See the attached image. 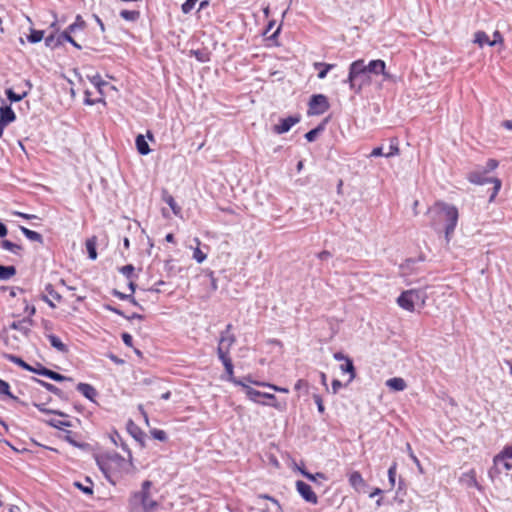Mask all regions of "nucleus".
<instances>
[{
    "label": "nucleus",
    "instance_id": "37998d69",
    "mask_svg": "<svg viewBox=\"0 0 512 512\" xmlns=\"http://www.w3.org/2000/svg\"><path fill=\"white\" fill-rule=\"evenodd\" d=\"M399 153H400V149H399V146H398V141H397L396 138H393L390 141L389 152H387L385 154V157L389 158V157H392V156H396Z\"/></svg>",
    "mask_w": 512,
    "mask_h": 512
},
{
    "label": "nucleus",
    "instance_id": "b1692460",
    "mask_svg": "<svg viewBox=\"0 0 512 512\" xmlns=\"http://www.w3.org/2000/svg\"><path fill=\"white\" fill-rule=\"evenodd\" d=\"M19 229L24 234V236L27 239H29L30 241L38 242L40 244H43L44 239H43V236L40 233H38L36 231H33V230H30V229L26 228L25 226H19Z\"/></svg>",
    "mask_w": 512,
    "mask_h": 512
},
{
    "label": "nucleus",
    "instance_id": "6e6552de",
    "mask_svg": "<svg viewBox=\"0 0 512 512\" xmlns=\"http://www.w3.org/2000/svg\"><path fill=\"white\" fill-rule=\"evenodd\" d=\"M420 300V293L416 290H407L400 294L397 298L398 305L410 312L415 309V303Z\"/></svg>",
    "mask_w": 512,
    "mask_h": 512
},
{
    "label": "nucleus",
    "instance_id": "aec40b11",
    "mask_svg": "<svg viewBox=\"0 0 512 512\" xmlns=\"http://www.w3.org/2000/svg\"><path fill=\"white\" fill-rule=\"evenodd\" d=\"M510 459H512V445L504 447V449L494 457L493 462L496 472L500 473V470L497 469V466L500 464L501 461Z\"/></svg>",
    "mask_w": 512,
    "mask_h": 512
},
{
    "label": "nucleus",
    "instance_id": "603ef678",
    "mask_svg": "<svg viewBox=\"0 0 512 512\" xmlns=\"http://www.w3.org/2000/svg\"><path fill=\"white\" fill-rule=\"evenodd\" d=\"M198 0H186L182 6L181 10L184 14H189L195 7Z\"/></svg>",
    "mask_w": 512,
    "mask_h": 512
},
{
    "label": "nucleus",
    "instance_id": "4be33fe9",
    "mask_svg": "<svg viewBox=\"0 0 512 512\" xmlns=\"http://www.w3.org/2000/svg\"><path fill=\"white\" fill-rule=\"evenodd\" d=\"M335 66V64H328L324 62H315L313 64L314 69L318 71L317 77L319 79L326 78L328 72L332 70Z\"/></svg>",
    "mask_w": 512,
    "mask_h": 512
},
{
    "label": "nucleus",
    "instance_id": "bb28decb",
    "mask_svg": "<svg viewBox=\"0 0 512 512\" xmlns=\"http://www.w3.org/2000/svg\"><path fill=\"white\" fill-rule=\"evenodd\" d=\"M17 273L16 267L13 265H0V280H9Z\"/></svg>",
    "mask_w": 512,
    "mask_h": 512
},
{
    "label": "nucleus",
    "instance_id": "79ce46f5",
    "mask_svg": "<svg viewBox=\"0 0 512 512\" xmlns=\"http://www.w3.org/2000/svg\"><path fill=\"white\" fill-rule=\"evenodd\" d=\"M34 406L38 408L39 411L43 412V413H46V414H54V415H58V416H61V417H67V414H65L64 412L62 411H59V410H53V409H47L45 407V404H37V403H34Z\"/></svg>",
    "mask_w": 512,
    "mask_h": 512
},
{
    "label": "nucleus",
    "instance_id": "680f3d73",
    "mask_svg": "<svg viewBox=\"0 0 512 512\" xmlns=\"http://www.w3.org/2000/svg\"><path fill=\"white\" fill-rule=\"evenodd\" d=\"M308 388H309V383L306 380H304V379H299L295 383V386H294L295 390L304 389L306 393L308 392Z\"/></svg>",
    "mask_w": 512,
    "mask_h": 512
},
{
    "label": "nucleus",
    "instance_id": "cd10ccee",
    "mask_svg": "<svg viewBox=\"0 0 512 512\" xmlns=\"http://www.w3.org/2000/svg\"><path fill=\"white\" fill-rule=\"evenodd\" d=\"M162 199L167 205H169L175 215H178L181 212V208L177 205L174 197L167 191L163 192Z\"/></svg>",
    "mask_w": 512,
    "mask_h": 512
},
{
    "label": "nucleus",
    "instance_id": "5701e85b",
    "mask_svg": "<svg viewBox=\"0 0 512 512\" xmlns=\"http://www.w3.org/2000/svg\"><path fill=\"white\" fill-rule=\"evenodd\" d=\"M340 370L342 373L349 374V382H351L356 377V369L353 364V360L349 357L344 361V364L340 365Z\"/></svg>",
    "mask_w": 512,
    "mask_h": 512
},
{
    "label": "nucleus",
    "instance_id": "ea45409f",
    "mask_svg": "<svg viewBox=\"0 0 512 512\" xmlns=\"http://www.w3.org/2000/svg\"><path fill=\"white\" fill-rule=\"evenodd\" d=\"M44 38V31L31 29L30 34L27 36V39L30 43H38Z\"/></svg>",
    "mask_w": 512,
    "mask_h": 512
},
{
    "label": "nucleus",
    "instance_id": "a18cd8bd",
    "mask_svg": "<svg viewBox=\"0 0 512 512\" xmlns=\"http://www.w3.org/2000/svg\"><path fill=\"white\" fill-rule=\"evenodd\" d=\"M0 393L5 394L9 398L18 401V398L10 392V386L8 382L0 379Z\"/></svg>",
    "mask_w": 512,
    "mask_h": 512
},
{
    "label": "nucleus",
    "instance_id": "de8ad7c7",
    "mask_svg": "<svg viewBox=\"0 0 512 512\" xmlns=\"http://www.w3.org/2000/svg\"><path fill=\"white\" fill-rule=\"evenodd\" d=\"M45 291L55 301L60 302L62 300V296L54 289V286L52 284H50V283L46 284Z\"/></svg>",
    "mask_w": 512,
    "mask_h": 512
},
{
    "label": "nucleus",
    "instance_id": "f03ea898",
    "mask_svg": "<svg viewBox=\"0 0 512 512\" xmlns=\"http://www.w3.org/2000/svg\"><path fill=\"white\" fill-rule=\"evenodd\" d=\"M151 487L152 482L145 480L142 482L141 490L131 494L129 498L131 512H155L159 508V503L150 497Z\"/></svg>",
    "mask_w": 512,
    "mask_h": 512
},
{
    "label": "nucleus",
    "instance_id": "423d86ee",
    "mask_svg": "<svg viewBox=\"0 0 512 512\" xmlns=\"http://www.w3.org/2000/svg\"><path fill=\"white\" fill-rule=\"evenodd\" d=\"M467 179L469 180V182H471L473 184H477V185H484L486 183L493 184L492 192L489 196V202H492L495 199V197L498 194V192L501 188V185H502L500 179L488 177L487 173L484 171L470 172L467 176Z\"/></svg>",
    "mask_w": 512,
    "mask_h": 512
},
{
    "label": "nucleus",
    "instance_id": "a19ab883",
    "mask_svg": "<svg viewBox=\"0 0 512 512\" xmlns=\"http://www.w3.org/2000/svg\"><path fill=\"white\" fill-rule=\"evenodd\" d=\"M324 130V126L322 124L317 127L311 129L305 134V138L308 142H313L316 140L317 136Z\"/></svg>",
    "mask_w": 512,
    "mask_h": 512
},
{
    "label": "nucleus",
    "instance_id": "c756f323",
    "mask_svg": "<svg viewBox=\"0 0 512 512\" xmlns=\"http://www.w3.org/2000/svg\"><path fill=\"white\" fill-rule=\"evenodd\" d=\"M387 386L395 391H403L406 388V382L400 377H394L386 382Z\"/></svg>",
    "mask_w": 512,
    "mask_h": 512
},
{
    "label": "nucleus",
    "instance_id": "a878e982",
    "mask_svg": "<svg viewBox=\"0 0 512 512\" xmlns=\"http://www.w3.org/2000/svg\"><path fill=\"white\" fill-rule=\"evenodd\" d=\"M33 380L35 382H37L38 384H40L41 386H43L49 392L57 395L59 398H61V399L65 398L64 397V392L61 389H59L57 386H55V385H53L51 383L45 382L43 380H40L38 378H33Z\"/></svg>",
    "mask_w": 512,
    "mask_h": 512
},
{
    "label": "nucleus",
    "instance_id": "69168bd1",
    "mask_svg": "<svg viewBox=\"0 0 512 512\" xmlns=\"http://www.w3.org/2000/svg\"><path fill=\"white\" fill-rule=\"evenodd\" d=\"M111 294H112L113 296L117 297V298H118V299H120V300H126V301H127V300L130 298V294L122 293V292H120V291H119V290H117V289H113V290L111 291Z\"/></svg>",
    "mask_w": 512,
    "mask_h": 512
},
{
    "label": "nucleus",
    "instance_id": "09e8293b",
    "mask_svg": "<svg viewBox=\"0 0 512 512\" xmlns=\"http://www.w3.org/2000/svg\"><path fill=\"white\" fill-rule=\"evenodd\" d=\"M47 424L56 429H62V427H71L72 426L70 421H61V420H56V419L48 420Z\"/></svg>",
    "mask_w": 512,
    "mask_h": 512
},
{
    "label": "nucleus",
    "instance_id": "20e7f679",
    "mask_svg": "<svg viewBox=\"0 0 512 512\" xmlns=\"http://www.w3.org/2000/svg\"><path fill=\"white\" fill-rule=\"evenodd\" d=\"M6 358L18 365L19 367L23 368L24 370H27V371H30V372H33L35 374H38V375H41V376H45L51 380H54L56 382H63V381H72L73 379L70 378V377H67V376H64L58 372H55L53 370H50L46 367H44L43 365L41 364H37V367H33L31 366L30 364L26 363L22 358L16 356V355H13V354H7L6 355Z\"/></svg>",
    "mask_w": 512,
    "mask_h": 512
},
{
    "label": "nucleus",
    "instance_id": "6ab92c4d",
    "mask_svg": "<svg viewBox=\"0 0 512 512\" xmlns=\"http://www.w3.org/2000/svg\"><path fill=\"white\" fill-rule=\"evenodd\" d=\"M241 387L245 390L246 396L251 401L258 403V404H262V405L265 404L264 401L260 400V398L264 397V392L258 391L256 389L248 386L245 382L243 383V385Z\"/></svg>",
    "mask_w": 512,
    "mask_h": 512
},
{
    "label": "nucleus",
    "instance_id": "864d4df0",
    "mask_svg": "<svg viewBox=\"0 0 512 512\" xmlns=\"http://www.w3.org/2000/svg\"><path fill=\"white\" fill-rule=\"evenodd\" d=\"M206 258V253H204L199 247L194 249L193 259H195L197 263H202Z\"/></svg>",
    "mask_w": 512,
    "mask_h": 512
},
{
    "label": "nucleus",
    "instance_id": "f8f14e48",
    "mask_svg": "<svg viewBox=\"0 0 512 512\" xmlns=\"http://www.w3.org/2000/svg\"><path fill=\"white\" fill-rule=\"evenodd\" d=\"M236 342V336L219 337L217 355L220 358V353L223 352L226 357H230V348Z\"/></svg>",
    "mask_w": 512,
    "mask_h": 512
},
{
    "label": "nucleus",
    "instance_id": "3c124183",
    "mask_svg": "<svg viewBox=\"0 0 512 512\" xmlns=\"http://www.w3.org/2000/svg\"><path fill=\"white\" fill-rule=\"evenodd\" d=\"M152 437L161 442H165L168 439L167 433L164 430L153 429L150 431Z\"/></svg>",
    "mask_w": 512,
    "mask_h": 512
},
{
    "label": "nucleus",
    "instance_id": "49530a36",
    "mask_svg": "<svg viewBox=\"0 0 512 512\" xmlns=\"http://www.w3.org/2000/svg\"><path fill=\"white\" fill-rule=\"evenodd\" d=\"M254 384L256 386L269 387L270 389H272V390H274L276 392H281V393H288L289 392L288 388L280 387V386H277L275 384H270V383H265V382H254Z\"/></svg>",
    "mask_w": 512,
    "mask_h": 512
},
{
    "label": "nucleus",
    "instance_id": "ddd939ff",
    "mask_svg": "<svg viewBox=\"0 0 512 512\" xmlns=\"http://www.w3.org/2000/svg\"><path fill=\"white\" fill-rule=\"evenodd\" d=\"M33 323H34V321L32 318L25 317L22 320L13 321L10 324V328L13 330L20 331L23 335H25L27 337L31 332V326L33 325Z\"/></svg>",
    "mask_w": 512,
    "mask_h": 512
},
{
    "label": "nucleus",
    "instance_id": "72a5a7b5",
    "mask_svg": "<svg viewBox=\"0 0 512 512\" xmlns=\"http://www.w3.org/2000/svg\"><path fill=\"white\" fill-rule=\"evenodd\" d=\"M120 16L126 21L136 22L140 18V12L138 10H122Z\"/></svg>",
    "mask_w": 512,
    "mask_h": 512
},
{
    "label": "nucleus",
    "instance_id": "052dcab7",
    "mask_svg": "<svg viewBox=\"0 0 512 512\" xmlns=\"http://www.w3.org/2000/svg\"><path fill=\"white\" fill-rule=\"evenodd\" d=\"M498 161L495 160V159H489L487 162H486V166H485V169L483 170L484 172L488 173L494 169H496L498 167Z\"/></svg>",
    "mask_w": 512,
    "mask_h": 512
},
{
    "label": "nucleus",
    "instance_id": "7c9ffc66",
    "mask_svg": "<svg viewBox=\"0 0 512 512\" xmlns=\"http://www.w3.org/2000/svg\"><path fill=\"white\" fill-rule=\"evenodd\" d=\"M300 471L304 477H306L308 480H310L316 484H320L321 481L327 480V477L323 473L318 472V473L312 474L305 469H301Z\"/></svg>",
    "mask_w": 512,
    "mask_h": 512
},
{
    "label": "nucleus",
    "instance_id": "9b49d317",
    "mask_svg": "<svg viewBox=\"0 0 512 512\" xmlns=\"http://www.w3.org/2000/svg\"><path fill=\"white\" fill-rule=\"evenodd\" d=\"M219 360L222 362L225 368V372L228 375V380L235 385L242 386L244 382L234 376V366L231 357H226L225 354L221 352Z\"/></svg>",
    "mask_w": 512,
    "mask_h": 512
},
{
    "label": "nucleus",
    "instance_id": "6e6d98bb",
    "mask_svg": "<svg viewBox=\"0 0 512 512\" xmlns=\"http://www.w3.org/2000/svg\"><path fill=\"white\" fill-rule=\"evenodd\" d=\"M71 33L67 28L62 33L58 35V39L60 40V45L63 44V42H73V37L71 36Z\"/></svg>",
    "mask_w": 512,
    "mask_h": 512
},
{
    "label": "nucleus",
    "instance_id": "473e14b6",
    "mask_svg": "<svg viewBox=\"0 0 512 512\" xmlns=\"http://www.w3.org/2000/svg\"><path fill=\"white\" fill-rule=\"evenodd\" d=\"M474 42L477 43L480 47H483L484 45L491 46V40L484 31H477L475 33Z\"/></svg>",
    "mask_w": 512,
    "mask_h": 512
},
{
    "label": "nucleus",
    "instance_id": "dca6fc26",
    "mask_svg": "<svg viewBox=\"0 0 512 512\" xmlns=\"http://www.w3.org/2000/svg\"><path fill=\"white\" fill-rule=\"evenodd\" d=\"M78 392H80L88 400L95 402V398L98 395L97 390L88 383H78L76 386Z\"/></svg>",
    "mask_w": 512,
    "mask_h": 512
},
{
    "label": "nucleus",
    "instance_id": "a211bd4d",
    "mask_svg": "<svg viewBox=\"0 0 512 512\" xmlns=\"http://www.w3.org/2000/svg\"><path fill=\"white\" fill-rule=\"evenodd\" d=\"M16 119V114L10 105L4 104L0 107V122L9 125Z\"/></svg>",
    "mask_w": 512,
    "mask_h": 512
},
{
    "label": "nucleus",
    "instance_id": "13d9d810",
    "mask_svg": "<svg viewBox=\"0 0 512 512\" xmlns=\"http://www.w3.org/2000/svg\"><path fill=\"white\" fill-rule=\"evenodd\" d=\"M91 83L98 88V90L101 92V86L106 85L107 83L101 79V76L99 74H96L91 79Z\"/></svg>",
    "mask_w": 512,
    "mask_h": 512
},
{
    "label": "nucleus",
    "instance_id": "8fccbe9b",
    "mask_svg": "<svg viewBox=\"0 0 512 512\" xmlns=\"http://www.w3.org/2000/svg\"><path fill=\"white\" fill-rule=\"evenodd\" d=\"M396 470H397V463L394 462L388 469V479L390 487L393 488L395 486L396 481Z\"/></svg>",
    "mask_w": 512,
    "mask_h": 512
},
{
    "label": "nucleus",
    "instance_id": "bf43d9fd",
    "mask_svg": "<svg viewBox=\"0 0 512 512\" xmlns=\"http://www.w3.org/2000/svg\"><path fill=\"white\" fill-rule=\"evenodd\" d=\"M103 308L105 310L113 312V313H115V314H117L119 316L126 317L125 313L122 310H120L119 308H117V307H115V306H113L111 304H104Z\"/></svg>",
    "mask_w": 512,
    "mask_h": 512
},
{
    "label": "nucleus",
    "instance_id": "e2e57ef3",
    "mask_svg": "<svg viewBox=\"0 0 512 512\" xmlns=\"http://www.w3.org/2000/svg\"><path fill=\"white\" fill-rule=\"evenodd\" d=\"M503 43V36L499 31L493 33V40H491V47Z\"/></svg>",
    "mask_w": 512,
    "mask_h": 512
},
{
    "label": "nucleus",
    "instance_id": "774afa93",
    "mask_svg": "<svg viewBox=\"0 0 512 512\" xmlns=\"http://www.w3.org/2000/svg\"><path fill=\"white\" fill-rule=\"evenodd\" d=\"M343 386L342 382L338 379H334L332 381V393L337 394L339 389H341Z\"/></svg>",
    "mask_w": 512,
    "mask_h": 512
},
{
    "label": "nucleus",
    "instance_id": "4d7b16f0",
    "mask_svg": "<svg viewBox=\"0 0 512 512\" xmlns=\"http://www.w3.org/2000/svg\"><path fill=\"white\" fill-rule=\"evenodd\" d=\"M314 402L317 405L318 412L323 414L325 412V406L323 404L322 397L318 394L313 395Z\"/></svg>",
    "mask_w": 512,
    "mask_h": 512
},
{
    "label": "nucleus",
    "instance_id": "7ed1b4c3",
    "mask_svg": "<svg viewBox=\"0 0 512 512\" xmlns=\"http://www.w3.org/2000/svg\"><path fill=\"white\" fill-rule=\"evenodd\" d=\"M345 82L354 93H360L362 87L370 82V76L365 68L364 60H356L349 66L348 78Z\"/></svg>",
    "mask_w": 512,
    "mask_h": 512
},
{
    "label": "nucleus",
    "instance_id": "c03bdc74",
    "mask_svg": "<svg viewBox=\"0 0 512 512\" xmlns=\"http://www.w3.org/2000/svg\"><path fill=\"white\" fill-rule=\"evenodd\" d=\"M45 45L46 47H49L51 49H55L60 46V40L58 39V36H55L54 34H50L45 38Z\"/></svg>",
    "mask_w": 512,
    "mask_h": 512
},
{
    "label": "nucleus",
    "instance_id": "4468645a",
    "mask_svg": "<svg viewBox=\"0 0 512 512\" xmlns=\"http://www.w3.org/2000/svg\"><path fill=\"white\" fill-rule=\"evenodd\" d=\"M348 481L350 486L358 492H365V488L368 486L358 471H352L348 476Z\"/></svg>",
    "mask_w": 512,
    "mask_h": 512
},
{
    "label": "nucleus",
    "instance_id": "0e129e2a",
    "mask_svg": "<svg viewBox=\"0 0 512 512\" xmlns=\"http://www.w3.org/2000/svg\"><path fill=\"white\" fill-rule=\"evenodd\" d=\"M121 338L126 346H128V347L133 346V337L129 333H127V332L122 333Z\"/></svg>",
    "mask_w": 512,
    "mask_h": 512
},
{
    "label": "nucleus",
    "instance_id": "5fc2aeb1",
    "mask_svg": "<svg viewBox=\"0 0 512 512\" xmlns=\"http://www.w3.org/2000/svg\"><path fill=\"white\" fill-rule=\"evenodd\" d=\"M134 270L135 268L132 264H127L119 268V272L122 273L127 278L132 277Z\"/></svg>",
    "mask_w": 512,
    "mask_h": 512
},
{
    "label": "nucleus",
    "instance_id": "4c0bfd02",
    "mask_svg": "<svg viewBox=\"0 0 512 512\" xmlns=\"http://www.w3.org/2000/svg\"><path fill=\"white\" fill-rule=\"evenodd\" d=\"M86 249H87V252H88V257L91 260H95L97 258L95 238H91V239H88L86 241Z\"/></svg>",
    "mask_w": 512,
    "mask_h": 512
},
{
    "label": "nucleus",
    "instance_id": "2f4dec72",
    "mask_svg": "<svg viewBox=\"0 0 512 512\" xmlns=\"http://www.w3.org/2000/svg\"><path fill=\"white\" fill-rule=\"evenodd\" d=\"M5 94L11 103H16L23 100L28 95V91H23L21 94H17L12 88H8L5 90Z\"/></svg>",
    "mask_w": 512,
    "mask_h": 512
},
{
    "label": "nucleus",
    "instance_id": "2eb2a0df",
    "mask_svg": "<svg viewBox=\"0 0 512 512\" xmlns=\"http://www.w3.org/2000/svg\"><path fill=\"white\" fill-rule=\"evenodd\" d=\"M365 68H366L368 74H370V73L375 74V75L382 74L385 77H388L387 73L385 72L386 64L381 59L371 60L368 63V65H365Z\"/></svg>",
    "mask_w": 512,
    "mask_h": 512
},
{
    "label": "nucleus",
    "instance_id": "f3484780",
    "mask_svg": "<svg viewBox=\"0 0 512 512\" xmlns=\"http://www.w3.org/2000/svg\"><path fill=\"white\" fill-rule=\"evenodd\" d=\"M127 430L129 434L138 441L141 446H144V439L146 437L145 432L142 431V429L136 425L132 420H129L127 423Z\"/></svg>",
    "mask_w": 512,
    "mask_h": 512
},
{
    "label": "nucleus",
    "instance_id": "393cba45",
    "mask_svg": "<svg viewBox=\"0 0 512 512\" xmlns=\"http://www.w3.org/2000/svg\"><path fill=\"white\" fill-rule=\"evenodd\" d=\"M135 144L140 155H147L150 153L151 149L142 134L137 135Z\"/></svg>",
    "mask_w": 512,
    "mask_h": 512
},
{
    "label": "nucleus",
    "instance_id": "0eeeda50",
    "mask_svg": "<svg viewBox=\"0 0 512 512\" xmlns=\"http://www.w3.org/2000/svg\"><path fill=\"white\" fill-rule=\"evenodd\" d=\"M330 108V103L328 98L324 94H314L310 97L308 102V111L307 114L309 116L313 115H322L327 112Z\"/></svg>",
    "mask_w": 512,
    "mask_h": 512
},
{
    "label": "nucleus",
    "instance_id": "c85d7f7f",
    "mask_svg": "<svg viewBox=\"0 0 512 512\" xmlns=\"http://www.w3.org/2000/svg\"><path fill=\"white\" fill-rule=\"evenodd\" d=\"M462 480L468 487H475L479 490L481 489V486L478 484L476 479V473L474 470H470L469 472L463 474Z\"/></svg>",
    "mask_w": 512,
    "mask_h": 512
},
{
    "label": "nucleus",
    "instance_id": "39448f33",
    "mask_svg": "<svg viewBox=\"0 0 512 512\" xmlns=\"http://www.w3.org/2000/svg\"><path fill=\"white\" fill-rule=\"evenodd\" d=\"M97 464L101 471L108 478L110 477V474L114 473L116 470L119 472L128 473L130 466L132 465L124 457L117 453L108 455L105 459H98Z\"/></svg>",
    "mask_w": 512,
    "mask_h": 512
},
{
    "label": "nucleus",
    "instance_id": "1a4fd4ad",
    "mask_svg": "<svg viewBox=\"0 0 512 512\" xmlns=\"http://www.w3.org/2000/svg\"><path fill=\"white\" fill-rule=\"evenodd\" d=\"M296 490L306 502L314 505L318 503L317 495L306 482L298 480L296 482Z\"/></svg>",
    "mask_w": 512,
    "mask_h": 512
},
{
    "label": "nucleus",
    "instance_id": "f257e3e1",
    "mask_svg": "<svg viewBox=\"0 0 512 512\" xmlns=\"http://www.w3.org/2000/svg\"><path fill=\"white\" fill-rule=\"evenodd\" d=\"M434 211L436 217L432 220L431 225L435 230H438L439 224L443 223L445 238L446 241L449 242L457 226L459 217L458 209L454 205L438 202L435 205Z\"/></svg>",
    "mask_w": 512,
    "mask_h": 512
},
{
    "label": "nucleus",
    "instance_id": "f704fd0d",
    "mask_svg": "<svg viewBox=\"0 0 512 512\" xmlns=\"http://www.w3.org/2000/svg\"><path fill=\"white\" fill-rule=\"evenodd\" d=\"M86 483H88V485H84L81 482L75 481L73 483V485L76 488H78L79 490H81L84 494L92 495L93 494V482L91 481V479L89 477H87Z\"/></svg>",
    "mask_w": 512,
    "mask_h": 512
},
{
    "label": "nucleus",
    "instance_id": "338daca9",
    "mask_svg": "<svg viewBox=\"0 0 512 512\" xmlns=\"http://www.w3.org/2000/svg\"><path fill=\"white\" fill-rule=\"evenodd\" d=\"M208 276L210 278V285H211V289L213 291H216L218 289V284H217V279L215 278L214 276V272L210 271L208 273Z\"/></svg>",
    "mask_w": 512,
    "mask_h": 512
},
{
    "label": "nucleus",
    "instance_id": "e433bc0d",
    "mask_svg": "<svg viewBox=\"0 0 512 512\" xmlns=\"http://www.w3.org/2000/svg\"><path fill=\"white\" fill-rule=\"evenodd\" d=\"M86 27V22L84 21V19L82 18L81 15H77L76 18H75V21L74 23L70 24L67 29L70 31V32H75L76 30H83L84 28Z\"/></svg>",
    "mask_w": 512,
    "mask_h": 512
},
{
    "label": "nucleus",
    "instance_id": "58836bf2",
    "mask_svg": "<svg viewBox=\"0 0 512 512\" xmlns=\"http://www.w3.org/2000/svg\"><path fill=\"white\" fill-rule=\"evenodd\" d=\"M1 247L5 250H8V251L14 253V254H18L19 251L22 250L21 245L15 244L9 240H2Z\"/></svg>",
    "mask_w": 512,
    "mask_h": 512
},
{
    "label": "nucleus",
    "instance_id": "c9c22d12",
    "mask_svg": "<svg viewBox=\"0 0 512 512\" xmlns=\"http://www.w3.org/2000/svg\"><path fill=\"white\" fill-rule=\"evenodd\" d=\"M265 399H268L270 402H265L264 405H268V406H271V407H274L278 410H282L286 403H284L283 405H281L278 401H277V398L274 394H271V393H266L264 392V397Z\"/></svg>",
    "mask_w": 512,
    "mask_h": 512
},
{
    "label": "nucleus",
    "instance_id": "412c9836",
    "mask_svg": "<svg viewBox=\"0 0 512 512\" xmlns=\"http://www.w3.org/2000/svg\"><path fill=\"white\" fill-rule=\"evenodd\" d=\"M46 337L48 338L51 346L57 351L61 353H67L69 351L68 346L65 345L58 336L54 334H47Z\"/></svg>",
    "mask_w": 512,
    "mask_h": 512
},
{
    "label": "nucleus",
    "instance_id": "9d476101",
    "mask_svg": "<svg viewBox=\"0 0 512 512\" xmlns=\"http://www.w3.org/2000/svg\"><path fill=\"white\" fill-rule=\"evenodd\" d=\"M300 120V115H293L288 116L286 118H282L280 119L279 124L274 125L273 131L276 134H284L288 132L292 128V126L300 122Z\"/></svg>",
    "mask_w": 512,
    "mask_h": 512
}]
</instances>
